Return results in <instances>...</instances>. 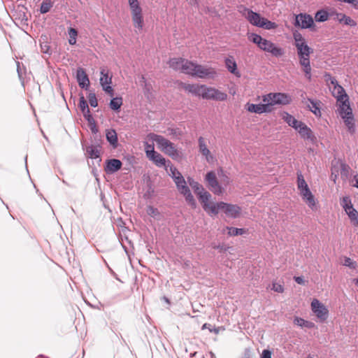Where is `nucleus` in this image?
Instances as JSON below:
<instances>
[{
    "instance_id": "1",
    "label": "nucleus",
    "mask_w": 358,
    "mask_h": 358,
    "mask_svg": "<svg viewBox=\"0 0 358 358\" xmlns=\"http://www.w3.org/2000/svg\"><path fill=\"white\" fill-rule=\"evenodd\" d=\"M169 64L176 71L200 78H214L217 74L215 70L211 67L199 65L182 58H173L170 59Z\"/></svg>"
},
{
    "instance_id": "2",
    "label": "nucleus",
    "mask_w": 358,
    "mask_h": 358,
    "mask_svg": "<svg viewBox=\"0 0 358 358\" xmlns=\"http://www.w3.org/2000/svg\"><path fill=\"white\" fill-rule=\"evenodd\" d=\"M294 45L297 50L299 58V64L303 67L305 76L308 80L311 79V67L310 64V55L312 52L311 48L307 45L305 38L299 32L293 34Z\"/></svg>"
},
{
    "instance_id": "3",
    "label": "nucleus",
    "mask_w": 358,
    "mask_h": 358,
    "mask_svg": "<svg viewBox=\"0 0 358 358\" xmlns=\"http://www.w3.org/2000/svg\"><path fill=\"white\" fill-rule=\"evenodd\" d=\"M248 39L251 42L256 44L259 49L271 53L275 57H280L285 53V51L282 48L276 46L275 43H272L271 41L262 38L259 34L254 33L250 34L248 35Z\"/></svg>"
},
{
    "instance_id": "4",
    "label": "nucleus",
    "mask_w": 358,
    "mask_h": 358,
    "mask_svg": "<svg viewBox=\"0 0 358 358\" xmlns=\"http://www.w3.org/2000/svg\"><path fill=\"white\" fill-rule=\"evenodd\" d=\"M240 12L248 20V21L254 26L264 28L267 30L274 29L277 27V24L275 22L261 17L259 13L247 8H243V10H240Z\"/></svg>"
},
{
    "instance_id": "5",
    "label": "nucleus",
    "mask_w": 358,
    "mask_h": 358,
    "mask_svg": "<svg viewBox=\"0 0 358 358\" xmlns=\"http://www.w3.org/2000/svg\"><path fill=\"white\" fill-rule=\"evenodd\" d=\"M220 210H223L228 217L234 218L237 217L241 213L239 206L226 203L222 201L217 203H214L211 201L205 211L210 214V215H215Z\"/></svg>"
},
{
    "instance_id": "6",
    "label": "nucleus",
    "mask_w": 358,
    "mask_h": 358,
    "mask_svg": "<svg viewBox=\"0 0 358 358\" xmlns=\"http://www.w3.org/2000/svg\"><path fill=\"white\" fill-rule=\"evenodd\" d=\"M149 137L157 143L158 148L165 154L173 159H176L179 157V152L176 148L174 144L164 136L155 134H150Z\"/></svg>"
},
{
    "instance_id": "7",
    "label": "nucleus",
    "mask_w": 358,
    "mask_h": 358,
    "mask_svg": "<svg viewBox=\"0 0 358 358\" xmlns=\"http://www.w3.org/2000/svg\"><path fill=\"white\" fill-rule=\"evenodd\" d=\"M128 3L131 10L133 24L136 29L135 31L136 33L141 32L144 25L142 8L138 0H128Z\"/></svg>"
},
{
    "instance_id": "8",
    "label": "nucleus",
    "mask_w": 358,
    "mask_h": 358,
    "mask_svg": "<svg viewBox=\"0 0 358 358\" xmlns=\"http://www.w3.org/2000/svg\"><path fill=\"white\" fill-rule=\"evenodd\" d=\"M189 186L192 188L194 193L198 196L199 200L202 204L204 210L210 203L211 194L207 192L202 185L191 178H187Z\"/></svg>"
},
{
    "instance_id": "9",
    "label": "nucleus",
    "mask_w": 358,
    "mask_h": 358,
    "mask_svg": "<svg viewBox=\"0 0 358 358\" xmlns=\"http://www.w3.org/2000/svg\"><path fill=\"white\" fill-rule=\"evenodd\" d=\"M291 100V97L285 93H268L262 96V101L268 103L269 108L276 104H289Z\"/></svg>"
},
{
    "instance_id": "10",
    "label": "nucleus",
    "mask_w": 358,
    "mask_h": 358,
    "mask_svg": "<svg viewBox=\"0 0 358 358\" xmlns=\"http://www.w3.org/2000/svg\"><path fill=\"white\" fill-rule=\"evenodd\" d=\"M101 78L100 84L103 90L108 94L113 96V89L110 86L112 83V76L109 75L108 70L105 68L101 69Z\"/></svg>"
},
{
    "instance_id": "11",
    "label": "nucleus",
    "mask_w": 358,
    "mask_h": 358,
    "mask_svg": "<svg viewBox=\"0 0 358 358\" xmlns=\"http://www.w3.org/2000/svg\"><path fill=\"white\" fill-rule=\"evenodd\" d=\"M311 309L320 321H325L328 317L327 308L319 300L314 299L311 303Z\"/></svg>"
},
{
    "instance_id": "12",
    "label": "nucleus",
    "mask_w": 358,
    "mask_h": 358,
    "mask_svg": "<svg viewBox=\"0 0 358 358\" xmlns=\"http://www.w3.org/2000/svg\"><path fill=\"white\" fill-rule=\"evenodd\" d=\"M314 24L313 17L306 13H300L295 15L294 26L301 29L310 28Z\"/></svg>"
},
{
    "instance_id": "13",
    "label": "nucleus",
    "mask_w": 358,
    "mask_h": 358,
    "mask_svg": "<svg viewBox=\"0 0 358 358\" xmlns=\"http://www.w3.org/2000/svg\"><path fill=\"white\" fill-rule=\"evenodd\" d=\"M210 189L215 194L220 195L222 193V188L217 182L216 175L213 171L208 172L206 176Z\"/></svg>"
},
{
    "instance_id": "14",
    "label": "nucleus",
    "mask_w": 358,
    "mask_h": 358,
    "mask_svg": "<svg viewBox=\"0 0 358 358\" xmlns=\"http://www.w3.org/2000/svg\"><path fill=\"white\" fill-rule=\"evenodd\" d=\"M245 109L250 112L254 113L257 114H262L264 113H271L272 111V108H269L268 103H259V104H254L250 103H247L245 105Z\"/></svg>"
},
{
    "instance_id": "15",
    "label": "nucleus",
    "mask_w": 358,
    "mask_h": 358,
    "mask_svg": "<svg viewBox=\"0 0 358 358\" xmlns=\"http://www.w3.org/2000/svg\"><path fill=\"white\" fill-rule=\"evenodd\" d=\"M198 143H199V152L203 157H205L206 161L208 163L213 162L214 160V157L211 154L209 149L208 148L205 138L202 136H200L198 139Z\"/></svg>"
},
{
    "instance_id": "16",
    "label": "nucleus",
    "mask_w": 358,
    "mask_h": 358,
    "mask_svg": "<svg viewBox=\"0 0 358 358\" xmlns=\"http://www.w3.org/2000/svg\"><path fill=\"white\" fill-rule=\"evenodd\" d=\"M122 166L120 159H111L106 162L105 171L108 174H112L119 171Z\"/></svg>"
},
{
    "instance_id": "17",
    "label": "nucleus",
    "mask_w": 358,
    "mask_h": 358,
    "mask_svg": "<svg viewBox=\"0 0 358 358\" xmlns=\"http://www.w3.org/2000/svg\"><path fill=\"white\" fill-rule=\"evenodd\" d=\"M76 79L81 88L87 89L89 87L90 80L84 69L80 67L77 69Z\"/></svg>"
},
{
    "instance_id": "18",
    "label": "nucleus",
    "mask_w": 358,
    "mask_h": 358,
    "mask_svg": "<svg viewBox=\"0 0 358 358\" xmlns=\"http://www.w3.org/2000/svg\"><path fill=\"white\" fill-rule=\"evenodd\" d=\"M296 130L299 133L301 137L304 140L310 141L311 142H313L315 140V137L313 135V131L304 123L301 122Z\"/></svg>"
},
{
    "instance_id": "19",
    "label": "nucleus",
    "mask_w": 358,
    "mask_h": 358,
    "mask_svg": "<svg viewBox=\"0 0 358 358\" xmlns=\"http://www.w3.org/2000/svg\"><path fill=\"white\" fill-rule=\"evenodd\" d=\"M299 191L303 201H305V202L310 208H313V207L315 206V201L314 196L311 193L309 187H306L304 189H300Z\"/></svg>"
},
{
    "instance_id": "20",
    "label": "nucleus",
    "mask_w": 358,
    "mask_h": 358,
    "mask_svg": "<svg viewBox=\"0 0 358 358\" xmlns=\"http://www.w3.org/2000/svg\"><path fill=\"white\" fill-rule=\"evenodd\" d=\"M182 88L187 92L198 96H201L203 85L182 84Z\"/></svg>"
},
{
    "instance_id": "21",
    "label": "nucleus",
    "mask_w": 358,
    "mask_h": 358,
    "mask_svg": "<svg viewBox=\"0 0 358 358\" xmlns=\"http://www.w3.org/2000/svg\"><path fill=\"white\" fill-rule=\"evenodd\" d=\"M282 119L288 124L289 126L293 127L294 129H298L300 124L302 122L301 121H298L295 119L294 117L291 115L287 112H283L281 114Z\"/></svg>"
},
{
    "instance_id": "22",
    "label": "nucleus",
    "mask_w": 358,
    "mask_h": 358,
    "mask_svg": "<svg viewBox=\"0 0 358 358\" xmlns=\"http://www.w3.org/2000/svg\"><path fill=\"white\" fill-rule=\"evenodd\" d=\"M332 94L336 99L338 102H341L348 99V96L344 88L341 85H337L333 88Z\"/></svg>"
},
{
    "instance_id": "23",
    "label": "nucleus",
    "mask_w": 358,
    "mask_h": 358,
    "mask_svg": "<svg viewBox=\"0 0 358 358\" xmlns=\"http://www.w3.org/2000/svg\"><path fill=\"white\" fill-rule=\"evenodd\" d=\"M225 65L228 71L237 77L241 76L240 72L237 70V64L232 57H227L225 59Z\"/></svg>"
},
{
    "instance_id": "24",
    "label": "nucleus",
    "mask_w": 358,
    "mask_h": 358,
    "mask_svg": "<svg viewBox=\"0 0 358 358\" xmlns=\"http://www.w3.org/2000/svg\"><path fill=\"white\" fill-rule=\"evenodd\" d=\"M340 115L342 117L349 116L352 114V109L350 106L349 99H345L343 101L339 102Z\"/></svg>"
},
{
    "instance_id": "25",
    "label": "nucleus",
    "mask_w": 358,
    "mask_h": 358,
    "mask_svg": "<svg viewBox=\"0 0 358 358\" xmlns=\"http://www.w3.org/2000/svg\"><path fill=\"white\" fill-rule=\"evenodd\" d=\"M148 158L152 160L157 166L162 167L166 166V162L165 158L163 157L162 155L157 152L150 155Z\"/></svg>"
},
{
    "instance_id": "26",
    "label": "nucleus",
    "mask_w": 358,
    "mask_h": 358,
    "mask_svg": "<svg viewBox=\"0 0 358 358\" xmlns=\"http://www.w3.org/2000/svg\"><path fill=\"white\" fill-rule=\"evenodd\" d=\"M106 139L114 148L117 147V135L114 129H110L106 131Z\"/></svg>"
},
{
    "instance_id": "27",
    "label": "nucleus",
    "mask_w": 358,
    "mask_h": 358,
    "mask_svg": "<svg viewBox=\"0 0 358 358\" xmlns=\"http://www.w3.org/2000/svg\"><path fill=\"white\" fill-rule=\"evenodd\" d=\"M342 118L344 120V122L346 127H348L349 132L350 134H354L355 131V127L353 115L346 117H342Z\"/></svg>"
},
{
    "instance_id": "28",
    "label": "nucleus",
    "mask_w": 358,
    "mask_h": 358,
    "mask_svg": "<svg viewBox=\"0 0 358 358\" xmlns=\"http://www.w3.org/2000/svg\"><path fill=\"white\" fill-rule=\"evenodd\" d=\"M180 194H183L185 197L186 201L193 208L196 207V201L192 194L189 188L185 189L183 187V192Z\"/></svg>"
},
{
    "instance_id": "29",
    "label": "nucleus",
    "mask_w": 358,
    "mask_h": 358,
    "mask_svg": "<svg viewBox=\"0 0 358 358\" xmlns=\"http://www.w3.org/2000/svg\"><path fill=\"white\" fill-rule=\"evenodd\" d=\"M173 180H174L180 193L183 192V187L185 189L189 188L186 185V182L184 179L183 176H182V174H180V176H177V177H175V179H173Z\"/></svg>"
},
{
    "instance_id": "30",
    "label": "nucleus",
    "mask_w": 358,
    "mask_h": 358,
    "mask_svg": "<svg viewBox=\"0 0 358 358\" xmlns=\"http://www.w3.org/2000/svg\"><path fill=\"white\" fill-rule=\"evenodd\" d=\"M213 87H208L203 85L201 96L203 99H212V97H213Z\"/></svg>"
},
{
    "instance_id": "31",
    "label": "nucleus",
    "mask_w": 358,
    "mask_h": 358,
    "mask_svg": "<svg viewBox=\"0 0 358 358\" xmlns=\"http://www.w3.org/2000/svg\"><path fill=\"white\" fill-rule=\"evenodd\" d=\"M316 22H323L329 19V13L324 10H318L315 15Z\"/></svg>"
},
{
    "instance_id": "32",
    "label": "nucleus",
    "mask_w": 358,
    "mask_h": 358,
    "mask_svg": "<svg viewBox=\"0 0 358 358\" xmlns=\"http://www.w3.org/2000/svg\"><path fill=\"white\" fill-rule=\"evenodd\" d=\"M87 154L91 159L99 158L100 152L98 148L94 146H89L87 148Z\"/></svg>"
},
{
    "instance_id": "33",
    "label": "nucleus",
    "mask_w": 358,
    "mask_h": 358,
    "mask_svg": "<svg viewBox=\"0 0 358 358\" xmlns=\"http://www.w3.org/2000/svg\"><path fill=\"white\" fill-rule=\"evenodd\" d=\"M341 205L342 206L345 212H348L350 209L353 208L351 199L348 196L342 198V199L341 200Z\"/></svg>"
},
{
    "instance_id": "34",
    "label": "nucleus",
    "mask_w": 358,
    "mask_h": 358,
    "mask_svg": "<svg viewBox=\"0 0 358 358\" xmlns=\"http://www.w3.org/2000/svg\"><path fill=\"white\" fill-rule=\"evenodd\" d=\"M122 105V99L121 97H115L110 100V108L113 110H118Z\"/></svg>"
},
{
    "instance_id": "35",
    "label": "nucleus",
    "mask_w": 358,
    "mask_h": 358,
    "mask_svg": "<svg viewBox=\"0 0 358 358\" xmlns=\"http://www.w3.org/2000/svg\"><path fill=\"white\" fill-rule=\"evenodd\" d=\"M355 226H358V212L353 208L345 212Z\"/></svg>"
},
{
    "instance_id": "36",
    "label": "nucleus",
    "mask_w": 358,
    "mask_h": 358,
    "mask_svg": "<svg viewBox=\"0 0 358 358\" xmlns=\"http://www.w3.org/2000/svg\"><path fill=\"white\" fill-rule=\"evenodd\" d=\"M227 98V94L224 92H222L215 88L213 90V97H212L213 100L216 101H224Z\"/></svg>"
},
{
    "instance_id": "37",
    "label": "nucleus",
    "mask_w": 358,
    "mask_h": 358,
    "mask_svg": "<svg viewBox=\"0 0 358 358\" xmlns=\"http://www.w3.org/2000/svg\"><path fill=\"white\" fill-rule=\"evenodd\" d=\"M52 7V3L50 1V0H45L41 3L40 12L42 14L46 13L50 11Z\"/></svg>"
},
{
    "instance_id": "38",
    "label": "nucleus",
    "mask_w": 358,
    "mask_h": 358,
    "mask_svg": "<svg viewBox=\"0 0 358 358\" xmlns=\"http://www.w3.org/2000/svg\"><path fill=\"white\" fill-rule=\"evenodd\" d=\"M69 43L71 45L76 44V36L78 35V31L75 29H73V28H70L69 29Z\"/></svg>"
},
{
    "instance_id": "39",
    "label": "nucleus",
    "mask_w": 358,
    "mask_h": 358,
    "mask_svg": "<svg viewBox=\"0 0 358 358\" xmlns=\"http://www.w3.org/2000/svg\"><path fill=\"white\" fill-rule=\"evenodd\" d=\"M78 107L83 113L90 110L88 103L83 96L80 98Z\"/></svg>"
},
{
    "instance_id": "40",
    "label": "nucleus",
    "mask_w": 358,
    "mask_h": 358,
    "mask_svg": "<svg viewBox=\"0 0 358 358\" xmlns=\"http://www.w3.org/2000/svg\"><path fill=\"white\" fill-rule=\"evenodd\" d=\"M227 229L228 230V234L230 236L242 235L245 232V230L243 229H238L235 227H227Z\"/></svg>"
},
{
    "instance_id": "41",
    "label": "nucleus",
    "mask_w": 358,
    "mask_h": 358,
    "mask_svg": "<svg viewBox=\"0 0 358 358\" xmlns=\"http://www.w3.org/2000/svg\"><path fill=\"white\" fill-rule=\"evenodd\" d=\"M297 186L299 190L308 187L301 173L297 175Z\"/></svg>"
},
{
    "instance_id": "42",
    "label": "nucleus",
    "mask_w": 358,
    "mask_h": 358,
    "mask_svg": "<svg viewBox=\"0 0 358 358\" xmlns=\"http://www.w3.org/2000/svg\"><path fill=\"white\" fill-rule=\"evenodd\" d=\"M147 213L150 216L157 218L159 216V212L157 208H154L153 206H149L147 208Z\"/></svg>"
},
{
    "instance_id": "43",
    "label": "nucleus",
    "mask_w": 358,
    "mask_h": 358,
    "mask_svg": "<svg viewBox=\"0 0 358 358\" xmlns=\"http://www.w3.org/2000/svg\"><path fill=\"white\" fill-rule=\"evenodd\" d=\"M311 106H309L310 110L316 115L320 114V108L317 106V103L313 100L309 99Z\"/></svg>"
},
{
    "instance_id": "44",
    "label": "nucleus",
    "mask_w": 358,
    "mask_h": 358,
    "mask_svg": "<svg viewBox=\"0 0 358 358\" xmlns=\"http://www.w3.org/2000/svg\"><path fill=\"white\" fill-rule=\"evenodd\" d=\"M89 103L92 107H96L98 106L97 99L94 93H90L88 96Z\"/></svg>"
},
{
    "instance_id": "45",
    "label": "nucleus",
    "mask_w": 358,
    "mask_h": 358,
    "mask_svg": "<svg viewBox=\"0 0 358 358\" xmlns=\"http://www.w3.org/2000/svg\"><path fill=\"white\" fill-rule=\"evenodd\" d=\"M341 17L344 18L343 22V24L349 25L351 27H355L357 25L356 22L354 20H352L351 17H350L347 15L341 16Z\"/></svg>"
},
{
    "instance_id": "46",
    "label": "nucleus",
    "mask_w": 358,
    "mask_h": 358,
    "mask_svg": "<svg viewBox=\"0 0 358 358\" xmlns=\"http://www.w3.org/2000/svg\"><path fill=\"white\" fill-rule=\"evenodd\" d=\"M145 150L146 155L148 157H149L150 155H152V154H154L155 152V151L154 150V145H150L148 143H145Z\"/></svg>"
},
{
    "instance_id": "47",
    "label": "nucleus",
    "mask_w": 358,
    "mask_h": 358,
    "mask_svg": "<svg viewBox=\"0 0 358 358\" xmlns=\"http://www.w3.org/2000/svg\"><path fill=\"white\" fill-rule=\"evenodd\" d=\"M170 176L173 178V179H175V177H177V176H180L181 173L176 169V167L173 166L172 165L170 166Z\"/></svg>"
},
{
    "instance_id": "48",
    "label": "nucleus",
    "mask_w": 358,
    "mask_h": 358,
    "mask_svg": "<svg viewBox=\"0 0 358 358\" xmlns=\"http://www.w3.org/2000/svg\"><path fill=\"white\" fill-rule=\"evenodd\" d=\"M272 289L278 293H282L284 291V287L282 285L278 283H273Z\"/></svg>"
},
{
    "instance_id": "49",
    "label": "nucleus",
    "mask_w": 358,
    "mask_h": 358,
    "mask_svg": "<svg viewBox=\"0 0 358 358\" xmlns=\"http://www.w3.org/2000/svg\"><path fill=\"white\" fill-rule=\"evenodd\" d=\"M306 320L301 317H295L294 320V323L301 327H304Z\"/></svg>"
},
{
    "instance_id": "50",
    "label": "nucleus",
    "mask_w": 358,
    "mask_h": 358,
    "mask_svg": "<svg viewBox=\"0 0 358 358\" xmlns=\"http://www.w3.org/2000/svg\"><path fill=\"white\" fill-rule=\"evenodd\" d=\"M344 265L350 268H355V262H354L350 258L346 257L345 259Z\"/></svg>"
},
{
    "instance_id": "51",
    "label": "nucleus",
    "mask_w": 358,
    "mask_h": 358,
    "mask_svg": "<svg viewBox=\"0 0 358 358\" xmlns=\"http://www.w3.org/2000/svg\"><path fill=\"white\" fill-rule=\"evenodd\" d=\"M241 358H252V353L250 348H245Z\"/></svg>"
},
{
    "instance_id": "52",
    "label": "nucleus",
    "mask_w": 358,
    "mask_h": 358,
    "mask_svg": "<svg viewBox=\"0 0 358 358\" xmlns=\"http://www.w3.org/2000/svg\"><path fill=\"white\" fill-rule=\"evenodd\" d=\"M341 16H345V15L343 13H336L334 19L343 24L344 18Z\"/></svg>"
},
{
    "instance_id": "53",
    "label": "nucleus",
    "mask_w": 358,
    "mask_h": 358,
    "mask_svg": "<svg viewBox=\"0 0 358 358\" xmlns=\"http://www.w3.org/2000/svg\"><path fill=\"white\" fill-rule=\"evenodd\" d=\"M261 358H271V352L268 350H264Z\"/></svg>"
},
{
    "instance_id": "54",
    "label": "nucleus",
    "mask_w": 358,
    "mask_h": 358,
    "mask_svg": "<svg viewBox=\"0 0 358 358\" xmlns=\"http://www.w3.org/2000/svg\"><path fill=\"white\" fill-rule=\"evenodd\" d=\"M84 117L89 122H91L92 120H93V118L92 117V115L90 113V110H89L87 112H85L83 113Z\"/></svg>"
},
{
    "instance_id": "55",
    "label": "nucleus",
    "mask_w": 358,
    "mask_h": 358,
    "mask_svg": "<svg viewBox=\"0 0 358 358\" xmlns=\"http://www.w3.org/2000/svg\"><path fill=\"white\" fill-rule=\"evenodd\" d=\"M294 280L299 285H303L304 283L303 278L301 276L294 277Z\"/></svg>"
},
{
    "instance_id": "56",
    "label": "nucleus",
    "mask_w": 358,
    "mask_h": 358,
    "mask_svg": "<svg viewBox=\"0 0 358 358\" xmlns=\"http://www.w3.org/2000/svg\"><path fill=\"white\" fill-rule=\"evenodd\" d=\"M329 81H330V83L334 86V87H335L337 85H339L336 79L334 77L329 76Z\"/></svg>"
},
{
    "instance_id": "57",
    "label": "nucleus",
    "mask_w": 358,
    "mask_h": 358,
    "mask_svg": "<svg viewBox=\"0 0 358 358\" xmlns=\"http://www.w3.org/2000/svg\"><path fill=\"white\" fill-rule=\"evenodd\" d=\"M314 326H315L314 323L306 320L304 327L311 329V328L314 327Z\"/></svg>"
},
{
    "instance_id": "58",
    "label": "nucleus",
    "mask_w": 358,
    "mask_h": 358,
    "mask_svg": "<svg viewBox=\"0 0 358 358\" xmlns=\"http://www.w3.org/2000/svg\"><path fill=\"white\" fill-rule=\"evenodd\" d=\"M210 324H207V323H205L203 326H202V329H210Z\"/></svg>"
},
{
    "instance_id": "59",
    "label": "nucleus",
    "mask_w": 358,
    "mask_h": 358,
    "mask_svg": "<svg viewBox=\"0 0 358 358\" xmlns=\"http://www.w3.org/2000/svg\"><path fill=\"white\" fill-rule=\"evenodd\" d=\"M355 180L356 182L355 186L358 188V175L355 177Z\"/></svg>"
},
{
    "instance_id": "60",
    "label": "nucleus",
    "mask_w": 358,
    "mask_h": 358,
    "mask_svg": "<svg viewBox=\"0 0 358 358\" xmlns=\"http://www.w3.org/2000/svg\"><path fill=\"white\" fill-rule=\"evenodd\" d=\"M209 331H210V332H214V333H215V334H218V332H219V330H218V329H209Z\"/></svg>"
},
{
    "instance_id": "61",
    "label": "nucleus",
    "mask_w": 358,
    "mask_h": 358,
    "mask_svg": "<svg viewBox=\"0 0 358 358\" xmlns=\"http://www.w3.org/2000/svg\"><path fill=\"white\" fill-rule=\"evenodd\" d=\"M353 282H355V284L358 287V278L354 279V280H353Z\"/></svg>"
},
{
    "instance_id": "62",
    "label": "nucleus",
    "mask_w": 358,
    "mask_h": 358,
    "mask_svg": "<svg viewBox=\"0 0 358 358\" xmlns=\"http://www.w3.org/2000/svg\"><path fill=\"white\" fill-rule=\"evenodd\" d=\"M44 52L47 53L48 52V50H43Z\"/></svg>"
}]
</instances>
